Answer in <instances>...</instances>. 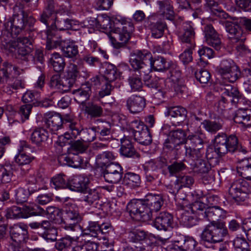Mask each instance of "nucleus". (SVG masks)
<instances>
[{
    "mask_svg": "<svg viewBox=\"0 0 251 251\" xmlns=\"http://www.w3.org/2000/svg\"><path fill=\"white\" fill-rule=\"evenodd\" d=\"M164 201L161 196L148 194L143 200L134 199L128 203L127 211L133 219L147 221L152 217V213L159 211Z\"/></svg>",
    "mask_w": 251,
    "mask_h": 251,
    "instance_id": "nucleus-1",
    "label": "nucleus"
},
{
    "mask_svg": "<svg viewBox=\"0 0 251 251\" xmlns=\"http://www.w3.org/2000/svg\"><path fill=\"white\" fill-rule=\"evenodd\" d=\"M214 148H208L206 152L207 161L211 162L214 166L218 161V158L222 157L228 152H242L245 154L246 150L239 146L237 137L234 135L227 136L224 133H218L214 138Z\"/></svg>",
    "mask_w": 251,
    "mask_h": 251,
    "instance_id": "nucleus-2",
    "label": "nucleus"
},
{
    "mask_svg": "<svg viewBox=\"0 0 251 251\" xmlns=\"http://www.w3.org/2000/svg\"><path fill=\"white\" fill-rule=\"evenodd\" d=\"M206 205L200 201H196L190 205L189 209L195 214L198 219H206L210 222L209 224L223 223L220 221L226 217V211L218 206L206 208Z\"/></svg>",
    "mask_w": 251,
    "mask_h": 251,
    "instance_id": "nucleus-3",
    "label": "nucleus"
},
{
    "mask_svg": "<svg viewBox=\"0 0 251 251\" xmlns=\"http://www.w3.org/2000/svg\"><path fill=\"white\" fill-rule=\"evenodd\" d=\"M114 28L109 38L114 48L119 49L123 47L129 39L130 34L134 29L132 22L121 18L116 20Z\"/></svg>",
    "mask_w": 251,
    "mask_h": 251,
    "instance_id": "nucleus-4",
    "label": "nucleus"
},
{
    "mask_svg": "<svg viewBox=\"0 0 251 251\" xmlns=\"http://www.w3.org/2000/svg\"><path fill=\"white\" fill-rule=\"evenodd\" d=\"M30 21V24L34 22V20L30 17H27L22 11L20 14H14L4 24V30L3 35H6L7 37L17 36L20 34L26 35L29 30V26L27 22Z\"/></svg>",
    "mask_w": 251,
    "mask_h": 251,
    "instance_id": "nucleus-5",
    "label": "nucleus"
},
{
    "mask_svg": "<svg viewBox=\"0 0 251 251\" xmlns=\"http://www.w3.org/2000/svg\"><path fill=\"white\" fill-rule=\"evenodd\" d=\"M132 54L134 57L132 59V64L134 67H137V62H139L141 66L144 64L149 66L150 73L151 68L156 71H164L169 68L170 63H167L164 57L158 56L153 59L151 53L148 50H136Z\"/></svg>",
    "mask_w": 251,
    "mask_h": 251,
    "instance_id": "nucleus-6",
    "label": "nucleus"
},
{
    "mask_svg": "<svg viewBox=\"0 0 251 251\" xmlns=\"http://www.w3.org/2000/svg\"><path fill=\"white\" fill-rule=\"evenodd\" d=\"M32 42L31 38L20 36L16 40L9 42L7 47L17 59L27 62L33 58Z\"/></svg>",
    "mask_w": 251,
    "mask_h": 251,
    "instance_id": "nucleus-7",
    "label": "nucleus"
},
{
    "mask_svg": "<svg viewBox=\"0 0 251 251\" xmlns=\"http://www.w3.org/2000/svg\"><path fill=\"white\" fill-rule=\"evenodd\" d=\"M134 56L131 54L129 62L133 68V70L131 71L130 75L128 78L129 84L133 91H140L143 86L142 79L147 80L149 78L148 74H150V70L148 66L142 64L140 65L139 62H137V67H134L132 64V59Z\"/></svg>",
    "mask_w": 251,
    "mask_h": 251,
    "instance_id": "nucleus-8",
    "label": "nucleus"
},
{
    "mask_svg": "<svg viewBox=\"0 0 251 251\" xmlns=\"http://www.w3.org/2000/svg\"><path fill=\"white\" fill-rule=\"evenodd\" d=\"M250 190L249 183L240 178L234 181L228 189V197L238 204L246 201L249 198Z\"/></svg>",
    "mask_w": 251,
    "mask_h": 251,
    "instance_id": "nucleus-9",
    "label": "nucleus"
},
{
    "mask_svg": "<svg viewBox=\"0 0 251 251\" xmlns=\"http://www.w3.org/2000/svg\"><path fill=\"white\" fill-rule=\"evenodd\" d=\"M228 234V230L224 223L208 224L205 226L202 233L201 238L209 243L222 242L224 238Z\"/></svg>",
    "mask_w": 251,
    "mask_h": 251,
    "instance_id": "nucleus-10",
    "label": "nucleus"
},
{
    "mask_svg": "<svg viewBox=\"0 0 251 251\" xmlns=\"http://www.w3.org/2000/svg\"><path fill=\"white\" fill-rule=\"evenodd\" d=\"M203 140L199 134L190 135L188 136L185 145L183 147L186 158L190 160H195L202 157L204 152H202Z\"/></svg>",
    "mask_w": 251,
    "mask_h": 251,
    "instance_id": "nucleus-11",
    "label": "nucleus"
},
{
    "mask_svg": "<svg viewBox=\"0 0 251 251\" xmlns=\"http://www.w3.org/2000/svg\"><path fill=\"white\" fill-rule=\"evenodd\" d=\"M18 153L15 156V162L20 167L25 174L28 170V165L34 160V157L28 154V152H32V149L29 144L25 141H21L18 149Z\"/></svg>",
    "mask_w": 251,
    "mask_h": 251,
    "instance_id": "nucleus-12",
    "label": "nucleus"
},
{
    "mask_svg": "<svg viewBox=\"0 0 251 251\" xmlns=\"http://www.w3.org/2000/svg\"><path fill=\"white\" fill-rule=\"evenodd\" d=\"M146 23L151 30V37L159 39L163 36L167 25L164 22L160 20L159 15L155 13L150 15L147 17Z\"/></svg>",
    "mask_w": 251,
    "mask_h": 251,
    "instance_id": "nucleus-13",
    "label": "nucleus"
},
{
    "mask_svg": "<svg viewBox=\"0 0 251 251\" xmlns=\"http://www.w3.org/2000/svg\"><path fill=\"white\" fill-rule=\"evenodd\" d=\"M103 173L106 181L118 183L123 177V169L118 163H110L105 168Z\"/></svg>",
    "mask_w": 251,
    "mask_h": 251,
    "instance_id": "nucleus-14",
    "label": "nucleus"
},
{
    "mask_svg": "<svg viewBox=\"0 0 251 251\" xmlns=\"http://www.w3.org/2000/svg\"><path fill=\"white\" fill-rule=\"evenodd\" d=\"M153 226L159 230L170 231L174 226L173 216L167 212H160L155 218Z\"/></svg>",
    "mask_w": 251,
    "mask_h": 251,
    "instance_id": "nucleus-15",
    "label": "nucleus"
},
{
    "mask_svg": "<svg viewBox=\"0 0 251 251\" xmlns=\"http://www.w3.org/2000/svg\"><path fill=\"white\" fill-rule=\"evenodd\" d=\"M43 121L47 127L53 134L60 129L63 126V119L61 115L54 112H49L44 115Z\"/></svg>",
    "mask_w": 251,
    "mask_h": 251,
    "instance_id": "nucleus-16",
    "label": "nucleus"
},
{
    "mask_svg": "<svg viewBox=\"0 0 251 251\" xmlns=\"http://www.w3.org/2000/svg\"><path fill=\"white\" fill-rule=\"evenodd\" d=\"M225 27L228 38L234 42H244L246 40V33L237 24L231 22L225 23Z\"/></svg>",
    "mask_w": 251,
    "mask_h": 251,
    "instance_id": "nucleus-17",
    "label": "nucleus"
},
{
    "mask_svg": "<svg viewBox=\"0 0 251 251\" xmlns=\"http://www.w3.org/2000/svg\"><path fill=\"white\" fill-rule=\"evenodd\" d=\"M198 243L192 237L181 236L180 240L175 241L172 250L176 251H197L199 249L196 248Z\"/></svg>",
    "mask_w": 251,
    "mask_h": 251,
    "instance_id": "nucleus-18",
    "label": "nucleus"
},
{
    "mask_svg": "<svg viewBox=\"0 0 251 251\" xmlns=\"http://www.w3.org/2000/svg\"><path fill=\"white\" fill-rule=\"evenodd\" d=\"M1 58L0 57V84H3L7 82L13 72L15 75H19L23 72V69H20L8 62H3L1 67Z\"/></svg>",
    "mask_w": 251,
    "mask_h": 251,
    "instance_id": "nucleus-19",
    "label": "nucleus"
},
{
    "mask_svg": "<svg viewBox=\"0 0 251 251\" xmlns=\"http://www.w3.org/2000/svg\"><path fill=\"white\" fill-rule=\"evenodd\" d=\"M10 234L12 240L15 243L20 244L27 237V227L23 224L14 225L10 228Z\"/></svg>",
    "mask_w": 251,
    "mask_h": 251,
    "instance_id": "nucleus-20",
    "label": "nucleus"
},
{
    "mask_svg": "<svg viewBox=\"0 0 251 251\" xmlns=\"http://www.w3.org/2000/svg\"><path fill=\"white\" fill-rule=\"evenodd\" d=\"M90 182L89 178L84 175L74 176L69 181V188L74 191L83 192Z\"/></svg>",
    "mask_w": 251,
    "mask_h": 251,
    "instance_id": "nucleus-21",
    "label": "nucleus"
},
{
    "mask_svg": "<svg viewBox=\"0 0 251 251\" xmlns=\"http://www.w3.org/2000/svg\"><path fill=\"white\" fill-rule=\"evenodd\" d=\"M146 105L145 99L143 97L132 95L126 100V106L129 111L133 114L140 112Z\"/></svg>",
    "mask_w": 251,
    "mask_h": 251,
    "instance_id": "nucleus-22",
    "label": "nucleus"
},
{
    "mask_svg": "<svg viewBox=\"0 0 251 251\" xmlns=\"http://www.w3.org/2000/svg\"><path fill=\"white\" fill-rule=\"evenodd\" d=\"M201 157H200L195 160H191L195 163L196 172L201 174H209L208 181L211 183L215 180V176L213 171L211 170L212 167H214V164H212L210 162L201 159Z\"/></svg>",
    "mask_w": 251,
    "mask_h": 251,
    "instance_id": "nucleus-23",
    "label": "nucleus"
},
{
    "mask_svg": "<svg viewBox=\"0 0 251 251\" xmlns=\"http://www.w3.org/2000/svg\"><path fill=\"white\" fill-rule=\"evenodd\" d=\"M69 203L64 204L61 213L62 221L64 224L70 222H78L81 220V217L78 211L72 204L69 206Z\"/></svg>",
    "mask_w": 251,
    "mask_h": 251,
    "instance_id": "nucleus-24",
    "label": "nucleus"
},
{
    "mask_svg": "<svg viewBox=\"0 0 251 251\" xmlns=\"http://www.w3.org/2000/svg\"><path fill=\"white\" fill-rule=\"evenodd\" d=\"M168 69L170 74V79L173 83V86L176 92L181 90L182 87V80L181 79V73L179 67L172 62L169 63Z\"/></svg>",
    "mask_w": 251,
    "mask_h": 251,
    "instance_id": "nucleus-25",
    "label": "nucleus"
},
{
    "mask_svg": "<svg viewBox=\"0 0 251 251\" xmlns=\"http://www.w3.org/2000/svg\"><path fill=\"white\" fill-rule=\"evenodd\" d=\"M195 33L194 29L189 23L183 25V31L179 35V38L182 42L188 44L190 48H195L194 42Z\"/></svg>",
    "mask_w": 251,
    "mask_h": 251,
    "instance_id": "nucleus-26",
    "label": "nucleus"
},
{
    "mask_svg": "<svg viewBox=\"0 0 251 251\" xmlns=\"http://www.w3.org/2000/svg\"><path fill=\"white\" fill-rule=\"evenodd\" d=\"M51 25L47 30L53 31L55 33L57 30H65L72 27V21L68 18H63L55 16L54 21H51Z\"/></svg>",
    "mask_w": 251,
    "mask_h": 251,
    "instance_id": "nucleus-27",
    "label": "nucleus"
},
{
    "mask_svg": "<svg viewBox=\"0 0 251 251\" xmlns=\"http://www.w3.org/2000/svg\"><path fill=\"white\" fill-rule=\"evenodd\" d=\"M234 121L244 128L251 122V110L249 109H239L234 116Z\"/></svg>",
    "mask_w": 251,
    "mask_h": 251,
    "instance_id": "nucleus-28",
    "label": "nucleus"
},
{
    "mask_svg": "<svg viewBox=\"0 0 251 251\" xmlns=\"http://www.w3.org/2000/svg\"><path fill=\"white\" fill-rule=\"evenodd\" d=\"M61 51L65 57L69 58H74L78 54L77 45L75 41L71 40H64Z\"/></svg>",
    "mask_w": 251,
    "mask_h": 251,
    "instance_id": "nucleus-29",
    "label": "nucleus"
},
{
    "mask_svg": "<svg viewBox=\"0 0 251 251\" xmlns=\"http://www.w3.org/2000/svg\"><path fill=\"white\" fill-rule=\"evenodd\" d=\"M238 173L243 178L251 180V158L239 160L237 166Z\"/></svg>",
    "mask_w": 251,
    "mask_h": 251,
    "instance_id": "nucleus-30",
    "label": "nucleus"
},
{
    "mask_svg": "<svg viewBox=\"0 0 251 251\" xmlns=\"http://www.w3.org/2000/svg\"><path fill=\"white\" fill-rule=\"evenodd\" d=\"M42 36L44 34L46 38V49L51 50L60 47L61 49L62 47V44L64 40L56 39V33L53 31L47 30L42 33Z\"/></svg>",
    "mask_w": 251,
    "mask_h": 251,
    "instance_id": "nucleus-31",
    "label": "nucleus"
},
{
    "mask_svg": "<svg viewBox=\"0 0 251 251\" xmlns=\"http://www.w3.org/2000/svg\"><path fill=\"white\" fill-rule=\"evenodd\" d=\"M49 136L48 131L44 128H37L31 134V142L38 146H41L48 140Z\"/></svg>",
    "mask_w": 251,
    "mask_h": 251,
    "instance_id": "nucleus-32",
    "label": "nucleus"
},
{
    "mask_svg": "<svg viewBox=\"0 0 251 251\" xmlns=\"http://www.w3.org/2000/svg\"><path fill=\"white\" fill-rule=\"evenodd\" d=\"M100 231V223L99 221H90L82 233L83 235H89L100 240L102 239V234Z\"/></svg>",
    "mask_w": 251,
    "mask_h": 251,
    "instance_id": "nucleus-33",
    "label": "nucleus"
},
{
    "mask_svg": "<svg viewBox=\"0 0 251 251\" xmlns=\"http://www.w3.org/2000/svg\"><path fill=\"white\" fill-rule=\"evenodd\" d=\"M166 116H170L176 119L177 123L183 122L186 119L187 110L181 106L169 107L165 113Z\"/></svg>",
    "mask_w": 251,
    "mask_h": 251,
    "instance_id": "nucleus-34",
    "label": "nucleus"
},
{
    "mask_svg": "<svg viewBox=\"0 0 251 251\" xmlns=\"http://www.w3.org/2000/svg\"><path fill=\"white\" fill-rule=\"evenodd\" d=\"M24 218L34 216H43L45 214V210L37 205L32 203L24 205L22 207Z\"/></svg>",
    "mask_w": 251,
    "mask_h": 251,
    "instance_id": "nucleus-35",
    "label": "nucleus"
},
{
    "mask_svg": "<svg viewBox=\"0 0 251 251\" xmlns=\"http://www.w3.org/2000/svg\"><path fill=\"white\" fill-rule=\"evenodd\" d=\"M103 68L105 69L103 76L107 81L112 82L120 76V72L114 65L105 62Z\"/></svg>",
    "mask_w": 251,
    "mask_h": 251,
    "instance_id": "nucleus-36",
    "label": "nucleus"
},
{
    "mask_svg": "<svg viewBox=\"0 0 251 251\" xmlns=\"http://www.w3.org/2000/svg\"><path fill=\"white\" fill-rule=\"evenodd\" d=\"M75 99L79 103L82 104L89 99L91 94V87L89 83L82 84L80 89L75 93Z\"/></svg>",
    "mask_w": 251,
    "mask_h": 251,
    "instance_id": "nucleus-37",
    "label": "nucleus"
},
{
    "mask_svg": "<svg viewBox=\"0 0 251 251\" xmlns=\"http://www.w3.org/2000/svg\"><path fill=\"white\" fill-rule=\"evenodd\" d=\"M85 112L91 119L102 117L104 114L101 105L95 102H89L85 106Z\"/></svg>",
    "mask_w": 251,
    "mask_h": 251,
    "instance_id": "nucleus-38",
    "label": "nucleus"
},
{
    "mask_svg": "<svg viewBox=\"0 0 251 251\" xmlns=\"http://www.w3.org/2000/svg\"><path fill=\"white\" fill-rule=\"evenodd\" d=\"M64 58L57 52L51 54L49 60V65L56 72H61L64 70L65 66Z\"/></svg>",
    "mask_w": 251,
    "mask_h": 251,
    "instance_id": "nucleus-39",
    "label": "nucleus"
},
{
    "mask_svg": "<svg viewBox=\"0 0 251 251\" xmlns=\"http://www.w3.org/2000/svg\"><path fill=\"white\" fill-rule=\"evenodd\" d=\"M157 3L159 5L160 12L163 17L168 20H173L174 11L171 1L169 0H159Z\"/></svg>",
    "mask_w": 251,
    "mask_h": 251,
    "instance_id": "nucleus-40",
    "label": "nucleus"
},
{
    "mask_svg": "<svg viewBox=\"0 0 251 251\" xmlns=\"http://www.w3.org/2000/svg\"><path fill=\"white\" fill-rule=\"evenodd\" d=\"M49 87L54 90H59L66 92L69 90L70 86L65 84L60 75L55 74L51 76L49 82Z\"/></svg>",
    "mask_w": 251,
    "mask_h": 251,
    "instance_id": "nucleus-41",
    "label": "nucleus"
},
{
    "mask_svg": "<svg viewBox=\"0 0 251 251\" xmlns=\"http://www.w3.org/2000/svg\"><path fill=\"white\" fill-rule=\"evenodd\" d=\"M141 182L140 176L134 173L127 172L123 177V184L131 188L139 186Z\"/></svg>",
    "mask_w": 251,
    "mask_h": 251,
    "instance_id": "nucleus-42",
    "label": "nucleus"
},
{
    "mask_svg": "<svg viewBox=\"0 0 251 251\" xmlns=\"http://www.w3.org/2000/svg\"><path fill=\"white\" fill-rule=\"evenodd\" d=\"M67 176L63 174H59L52 177L50 180V186L55 189H64L69 187V182Z\"/></svg>",
    "mask_w": 251,
    "mask_h": 251,
    "instance_id": "nucleus-43",
    "label": "nucleus"
},
{
    "mask_svg": "<svg viewBox=\"0 0 251 251\" xmlns=\"http://www.w3.org/2000/svg\"><path fill=\"white\" fill-rule=\"evenodd\" d=\"M11 78L12 77H11V75H10V78L8 81L3 83H6L7 85L3 87V92L9 95L13 94L14 93V91H16L20 88H23L24 87V83L22 79L16 78L12 82L11 81Z\"/></svg>",
    "mask_w": 251,
    "mask_h": 251,
    "instance_id": "nucleus-44",
    "label": "nucleus"
},
{
    "mask_svg": "<svg viewBox=\"0 0 251 251\" xmlns=\"http://www.w3.org/2000/svg\"><path fill=\"white\" fill-rule=\"evenodd\" d=\"M74 238L69 236L62 237L56 241L55 248L58 251H71Z\"/></svg>",
    "mask_w": 251,
    "mask_h": 251,
    "instance_id": "nucleus-45",
    "label": "nucleus"
},
{
    "mask_svg": "<svg viewBox=\"0 0 251 251\" xmlns=\"http://www.w3.org/2000/svg\"><path fill=\"white\" fill-rule=\"evenodd\" d=\"M134 138L139 143L143 145H149L152 142V137L147 127L140 132H137Z\"/></svg>",
    "mask_w": 251,
    "mask_h": 251,
    "instance_id": "nucleus-46",
    "label": "nucleus"
},
{
    "mask_svg": "<svg viewBox=\"0 0 251 251\" xmlns=\"http://www.w3.org/2000/svg\"><path fill=\"white\" fill-rule=\"evenodd\" d=\"M202 127L208 132L215 134L223 127V123L220 121L205 120L201 123Z\"/></svg>",
    "mask_w": 251,
    "mask_h": 251,
    "instance_id": "nucleus-47",
    "label": "nucleus"
},
{
    "mask_svg": "<svg viewBox=\"0 0 251 251\" xmlns=\"http://www.w3.org/2000/svg\"><path fill=\"white\" fill-rule=\"evenodd\" d=\"M115 158V155L112 152L106 151L98 154L96 157V161L101 167L106 168V166L110 164L109 162L114 160Z\"/></svg>",
    "mask_w": 251,
    "mask_h": 251,
    "instance_id": "nucleus-48",
    "label": "nucleus"
},
{
    "mask_svg": "<svg viewBox=\"0 0 251 251\" xmlns=\"http://www.w3.org/2000/svg\"><path fill=\"white\" fill-rule=\"evenodd\" d=\"M164 148L172 151L176 154V159L178 158L179 155L184 151L183 147L177 145L170 137L164 143Z\"/></svg>",
    "mask_w": 251,
    "mask_h": 251,
    "instance_id": "nucleus-49",
    "label": "nucleus"
},
{
    "mask_svg": "<svg viewBox=\"0 0 251 251\" xmlns=\"http://www.w3.org/2000/svg\"><path fill=\"white\" fill-rule=\"evenodd\" d=\"M67 126H68V131L66 132L68 133L72 139L75 138L80 135L83 129L82 127L79 123L71 120L68 121Z\"/></svg>",
    "mask_w": 251,
    "mask_h": 251,
    "instance_id": "nucleus-50",
    "label": "nucleus"
},
{
    "mask_svg": "<svg viewBox=\"0 0 251 251\" xmlns=\"http://www.w3.org/2000/svg\"><path fill=\"white\" fill-rule=\"evenodd\" d=\"M5 217L7 219H18L24 218L23 208L17 206H13L6 210Z\"/></svg>",
    "mask_w": 251,
    "mask_h": 251,
    "instance_id": "nucleus-51",
    "label": "nucleus"
},
{
    "mask_svg": "<svg viewBox=\"0 0 251 251\" xmlns=\"http://www.w3.org/2000/svg\"><path fill=\"white\" fill-rule=\"evenodd\" d=\"M232 245L235 251H250L248 243L244 237L237 236L233 240Z\"/></svg>",
    "mask_w": 251,
    "mask_h": 251,
    "instance_id": "nucleus-52",
    "label": "nucleus"
},
{
    "mask_svg": "<svg viewBox=\"0 0 251 251\" xmlns=\"http://www.w3.org/2000/svg\"><path fill=\"white\" fill-rule=\"evenodd\" d=\"M241 75L240 71L237 66H234L228 72L225 73L221 76L228 82H234Z\"/></svg>",
    "mask_w": 251,
    "mask_h": 251,
    "instance_id": "nucleus-53",
    "label": "nucleus"
},
{
    "mask_svg": "<svg viewBox=\"0 0 251 251\" xmlns=\"http://www.w3.org/2000/svg\"><path fill=\"white\" fill-rule=\"evenodd\" d=\"M176 180L180 189L183 187L190 188L194 182L193 177L188 175H180L177 177Z\"/></svg>",
    "mask_w": 251,
    "mask_h": 251,
    "instance_id": "nucleus-54",
    "label": "nucleus"
},
{
    "mask_svg": "<svg viewBox=\"0 0 251 251\" xmlns=\"http://www.w3.org/2000/svg\"><path fill=\"white\" fill-rule=\"evenodd\" d=\"M97 245L93 242L78 243L73 247L71 251H95L97 250Z\"/></svg>",
    "mask_w": 251,
    "mask_h": 251,
    "instance_id": "nucleus-55",
    "label": "nucleus"
},
{
    "mask_svg": "<svg viewBox=\"0 0 251 251\" xmlns=\"http://www.w3.org/2000/svg\"><path fill=\"white\" fill-rule=\"evenodd\" d=\"M146 237L147 234L145 231L137 229L130 232L128 238L130 242L135 243L144 240Z\"/></svg>",
    "mask_w": 251,
    "mask_h": 251,
    "instance_id": "nucleus-56",
    "label": "nucleus"
},
{
    "mask_svg": "<svg viewBox=\"0 0 251 251\" xmlns=\"http://www.w3.org/2000/svg\"><path fill=\"white\" fill-rule=\"evenodd\" d=\"M186 166L182 161H174L168 166L170 176H176L177 173L184 170Z\"/></svg>",
    "mask_w": 251,
    "mask_h": 251,
    "instance_id": "nucleus-57",
    "label": "nucleus"
},
{
    "mask_svg": "<svg viewBox=\"0 0 251 251\" xmlns=\"http://www.w3.org/2000/svg\"><path fill=\"white\" fill-rule=\"evenodd\" d=\"M170 137L176 142L177 145L184 147L183 144L186 139V134L183 130L179 129L172 131L171 133Z\"/></svg>",
    "mask_w": 251,
    "mask_h": 251,
    "instance_id": "nucleus-58",
    "label": "nucleus"
},
{
    "mask_svg": "<svg viewBox=\"0 0 251 251\" xmlns=\"http://www.w3.org/2000/svg\"><path fill=\"white\" fill-rule=\"evenodd\" d=\"M32 108L31 104H25L21 105L18 110V113L20 115L22 122L29 119Z\"/></svg>",
    "mask_w": 251,
    "mask_h": 251,
    "instance_id": "nucleus-59",
    "label": "nucleus"
},
{
    "mask_svg": "<svg viewBox=\"0 0 251 251\" xmlns=\"http://www.w3.org/2000/svg\"><path fill=\"white\" fill-rule=\"evenodd\" d=\"M235 65L232 61L228 60H223L217 68L218 73L222 76L232 69Z\"/></svg>",
    "mask_w": 251,
    "mask_h": 251,
    "instance_id": "nucleus-60",
    "label": "nucleus"
},
{
    "mask_svg": "<svg viewBox=\"0 0 251 251\" xmlns=\"http://www.w3.org/2000/svg\"><path fill=\"white\" fill-rule=\"evenodd\" d=\"M0 172H1L0 180L2 183H9L14 177L12 170L9 168L7 169L0 166Z\"/></svg>",
    "mask_w": 251,
    "mask_h": 251,
    "instance_id": "nucleus-61",
    "label": "nucleus"
},
{
    "mask_svg": "<svg viewBox=\"0 0 251 251\" xmlns=\"http://www.w3.org/2000/svg\"><path fill=\"white\" fill-rule=\"evenodd\" d=\"M100 199V193L96 189H90L88 191V194L85 196L84 201L89 205H92Z\"/></svg>",
    "mask_w": 251,
    "mask_h": 251,
    "instance_id": "nucleus-62",
    "label": "nucleus"
},
{
    "mask_svg": "<svg viewBox=\"0 0 251 251\" xmlns=\"http://www.w3.org/2000/svg\"><path fill=\"white\" fill-rule=\"evenodd\" d=\"M87 147L88 146L86 143L78 140L71 143L70 151L76 152L77 154L82 153L87 149Z\"/></svg>",
    "mask_w": 251,
    "mask_h": 251,
    "instance_id": "nucleus-63",
    "label": "nucleus"
},
{
    "mask_svg": "<svg viewBox=\"0 0 251 251\" xmlns=\"http://www.w3.org/2000/svg\"><path fill=\"white\" fill-rule=\"evenodd\" d=\"M97 135L100 136H107L111 134V127L109 123H105L101 125L95 126Z\"/></svg>",
    "mask_w": 251,
    "mask_h": 251,
    "instance_id": "nucleus-64",
    "label": "nucleus"
}]
</instances>
